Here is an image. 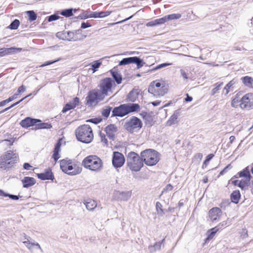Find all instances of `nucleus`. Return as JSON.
<instances>
[{
  "instance_id": "obj_34",
  "label": "nucleus",
  "mask_w": 253,
  "mask_h": 253,
  "mask_svg": "<svg viewBox=\"0 0 253 253\" xmlns=\"http://www.w3.org/2000/svg\"><path fill=\"white\" fill-rule=\"evenodd\" d=\"M112 75L118 84H120L122 81V76L117 71H111Z\"/></svg>"
},
{
  "instance_id": "obj_42",
  "label": "nucleus",
  "mask_w": 253,
  "mask_h": 253,
  "mask_svg": "<svg viewBox=\"0 0 253 253\" xmlns=\"http://www.w3.org/2000/svg\"><path fill=\"white\" fill-rule=\"evenodd\" d=\"M28 96H25V97L23 98L22 99H21L20 100L12 104L11 106H10L9 107H7L5 109H4L3 110H1V111H0V113H3L7 110H8L9 109H10V108L13 107L14 106L17 105V104H18L19 103H20L21 102H22L23 100H24L26 98H27Z\"/></svg>"
},
{
  "instance_id": "obj_37",
  "label": "nucleus",
  "mask_w": 253,
  "mask_h": 253,
  "mask_svg": "<svg viewBox=\"0 0 253 253\" xmlns=\"http://www.w3.org/2000/svg\"><path fill=\"white\" fill-rule=\"evenodd\" d=\"M241 102V98H239L238 96H236L231 102V105L233 107L237 108L240 106V103Z\"/></svg>"
},
{
  "instance_id": "obj_22",
  "label": "nucleus",
  "mask_w": 253,
  "mask_h": 253,
  "mask_svg": "<svg viewBox=\"0 0 253 253\" xmlns=\"http://www.w3.org/2000/svg\"><path fill=\"white\" fill-rule=\"evenodd\" d=\"M84 204L88 211H93L97 205L96 202L91 199H87L84 200Z\"/></svg>"
},
{
  "instance_id": "obj_15",
  "label": "nucleus",
  "mask_w": 253,
  "mask_h": 253,
  "mask_svg": "<svg viewBox=\"0 0 253 253\" xmlns=\"http://www.w3.org/2000/svg\"><path fill=\"white\" fill-rule=\"evenodd\" d=\"M174 18V15H169L164 16V17L155 19L154 20L150 21L146 23V25L147 27H153L155 26L159 25H161L164 24L165 22H167L169 20L173 19Z\"/></svg>"
},
{
  "instance_id": "obj_49",
  "label": "nucleus",
  "mask_w": 253,
  "mask_h": 253,
  "mask_svg": "<svg viewBox=\"0 0 253 253\" xmlns=\"http://www.w3.org/2000/svg\"><path fill=\"white\" fill-rule=\"evenodd\" d=\"M59 16L58 15H56L55 14L51 15L48 17V21L49 22H51L52 21H55L59 18Z\"/></svg>"
},
{
  "instance_id": "obj_38",
  "label": "nucleus",
  "mask_w": 253,
  "mask_h": 253,
  "mask_svg": "<svg viewBox=\"0 0 253 253\" xmlns=\"http://www.w3.org/2000/svg\"><path fill=\"white\" fill-rule=\"evenodd\" d=\"M19 24V21L17 19H15L10 24L9 26V28L12 30H16L18 28Z\"/></svg>"
},
{
  "instance_id": "obj_43",
  "label": "nucleus",
  "mask_w": 253,
  "mask_h": 253,
  "mask_svg": "<svg viewBox=\"0 0 253 253\" xmlns=\"http://www.w3.org/2000/svg\"><path fill=\"white\" fill-rule=\"evenodd\" d=\"M99 137L100 138L101 142L104 145H108V140L106 137V134L103 132H100Z\"/></svg>"
},
{
  "instance_id": "obj_53",
  "label": "nucleus",
  "mask_w": 253,
  "mask_h": 253,
  "mask_svg": "<svg viewBox=\"0 0 253 253\" xmlns=\"http://www.w3.org/2000/svg\"><path fill=\"white\" fill-rule=\"evenodd\" d=\"M110 108L104 110L102 113L103 115L106 117H108L110 113Z\"/></svg>"
},
{
  "instance_id": "obj_44",
  "label": "nucleus",
  "mask_w": 253,
  "mask_h": 253,
  "mask_svg": "<svg viewBox=\"0 0 253 253\" xmlns=\"http://www.w3.org/2000/svg\"><path fill=\"white\" fill-rule=\"evenodd\" d=\"M156 208L158 214L162 215L164 213V211L162 209V205L159 202H157L156 203Z\"/></svg>"
},
{
  "instance_id": "obj_5",
  "label": "nucleus",
  "mask_w": 253,
  "mask_h": 253,
  "mask_svg": "<svg viewBox=\"0 0 253 253\" xmlns=\"http://www.w3.org/2000/svg\"><path fill=\"white\" fill-rule=\"evenodd\" d=\"M18 158L15 150L7 151L0 157V168L4 170L11 168L16 163Z\"/></svg>"
},
{
  "instance_id": "obj_8",
  "label": "nucleus",
  "mask_w": 253,
  "mask_h": 253,
  "mask_svg": "<svg viewBox=\"0 0 253 253\" xmlns=\"http://www.w3.org/2000/svg\"><path fill=\"white\" fill-rule=\"evenodd\" d=\"M140 106L138 104L129 105L124 104L115 107L112 111V115L117 117H124L130 112L138 111Z\"/></svg>"
},
{
  "instance_id": "obj_3",
  "label": "nucleus",
  "mask_w": 253,
  "mask_h": 253,
  "mask_svg": "<svg viewBox=\"0 0 253 253\" xmlns=\"http://www.w3.org/2000/svg\"><path fill=\"white\" fill-rule=\"evenodd\" d=\"M75 134L79 141L84 143H90L94 138L92 129L88 125L79 126L76 130Z\"/></svg>"
},
{
  "instance_id": "obj_46",
  "label": "nucleus",
  "mask_w": 253,
  "mask_h": 253,
  "mask_svg": "<svg viewBox=\"0 0 253 253\" xmlns=\"http://www.w3.org/2000/svg\"><path fill=\"white\" fill-rule=\"evenodd\" d=\"M214 157V155L213 154H210L208 155L206 158L205 160L204 161L203 164V168H204V166L206 167L208 165V163L211 161V160Z\"/></svg>"
},
{
  "instance_id": "obj_55",
  "label": "nucleus",
  "mask_w": 253,
  "mask_h": 253,
  "mask_svg": "<svg viewBox=\"0 0 253 253\" xmlns=\"http://www.w3.org/2000/svg\"><path fill=\"white\" fill-rule=\"evenodd\" d=\"M5 48H0V56H4L7 55L6 52L5 50Z\"/></svg>"
},
{
  "instance_id": "obj_18",
  "label": "nucleus",
  "mask_w": 253,
  "mask_h": 253,
  "mask_svg": "<svg viewBox=\"0 0 253 253\" xmlns=\"http://www.w3.org/2000/svg\"><path fill=\"white\" fill-rule=\"evenodd\" d=\"M38 119H32L30 117H27L20 122V126L24 128H28L30 126L36 127Z\"/></svg>"
},
{
  "instance_id": "obj_4",
  "label": "nucleus",
  "mask_w": 253,
  "mask_h": 253,
  "mask_svg": "<svg viewBox=\"0 0 253 253\" xmlns=\"http://www.w3.org/2000/svg\"><path fill=\"white\" fill-rule=\"evenodd\" d=\"M83 166L91 171L98 172L103 168L102 160L96 155H89L86 157L82 161Z\"/></svg>"
},
{
  "instance_id": "obj_61",
  "label": "nucleus",
  "mask_w": 253,
  "mask_h": 253,
  "mask_svg": "<svg viewBox=\"0 0 253 253\" xmlns=\"http://www.w3.org/2000/svg\"><path fill=\"white\" fill-rule=\"evenodd\" d=\"M193 98L189 96L188 94H186V97L184 98V101L185 102H190L192 100Z\"/></svg>"
},
{
  "instance_id": "obj_13",
  "label": "nucleus",
  "mask_w": 253,
  "mask_h": 253,
  "mask_svg": "<svg viewBox=\"0 0 253 253\" xmlns=\"http://www.w3.org/2000/svg\"><path fill=\"white\" fill-rule=\"evenodd\" d=\"M125 162V158L123 154L119 152H114L112 158V164L116 168L122 167Z\"/></svg>"
},
{
  "instance_id": "obj_33",
  "label": "nucleus",
  "mask_w": 253,
  "mask_h": 253,
  "mask_svg": "<svg viewBox=\"0 0 253 253\" xmlns=\"http://www.w3.org/2000/svg\"><path fill=\"white\" fill-rule=\"evenodd\" d=\"M163 241L164 240H163L161 242L156 243L153 246H149V249L151 252L159 250L161 248L162 244L163 243Z\"/></svg>"
},
{
  "instance_id": "obj_36",
  "label": "nucleus",
  "mask_w": 253,
  "mask_h": 253,
  "mask_svg": "<svg viewBox=\"0 0 253 253\" xmlns=\"http://www.w3.org/2000/svg\"><path fill=\"white\" fill-rule=\"evenodd\" d=\"M236 82L237 80L235 79H233L226 85L224 88V90H226V92L225 93V95H227L229 93L230 88L232 87Z\"/></svg>"
},
{
  "instance_id": "obj_32",
  "label": "nucleus",
  "mask_w": 253,
  "mask_h": 253,
  "mask_svg": "<svg viewBox=\"0 0 253 253\" xmlns=\"http://www.w3.org/2000/svg\"><path fill=\"white\" fill-rule=\"evenodd\" d=\"M5 50L6 52V54L7 55L14 54L17 52H21L22 50V48H17L11 47L10 48H5Z\"/></svg>"
},
{
  "instance_id": "obj_52",
  "label": "nucleus",
  "mask_w": 253,
  "mask_h": 253,
  "mask_svg": "<svg viewBox=\"0 0 253 253\" xmlns=\"http://www.w3.org/2000/svg\"><path fill=\"white\" fill-rule=\"evenodd\" d=\"M171 64H170V63H163V64H160V65H158L157 66H156L154 68V70H157V69H160L161 68L166 67V66L171 65Z\"/></svg>"
},
{
  "instance_id": "obj_60",
  "label": "nucleus",
  "mask_w": 253,
  "mask_h": 253,
  "mask_svg": "<svg viewBox=\"0 0 253 253\" xmlns=\"http://www.w3.org/2000/svg\"><path fill=\"white\" fill-rule=\"evenodd\" d=\"M230 166L231 165L229 164L225 167L224 169L220 172L219 174L223 175L226 171L227 169L230 167Z\"/></svg>"
},
{
  "instance_id": "obj_26",
  "label": "nucleus",
  "mask_w": 253,
  "mask_h": 253,
  "mask_svg": "<svg viewBox=\"0 0 253 253\" xmlns=\"http://www.w3.org/2000/svg\"><path fill=\"white\" fill-rule=\"evenodd\" d=\"M23 243L24 244L28 249L31 251H32L35 247H37L42 250L40 245L38 243H34L30 242L29 240H27L23 241Z\"/></svg>"
},
{
  "instance_id": "obj_12",
  "label": "nucleus",
  "mask_w": 253,
  "mask_h": 253,
  "mask_svg": "<svg viewBox=\"0 0 253 253\" xmlns=\"http://www.w3.org/2000/svg\"><path fill=\"white\" fill-rule=\"evenodd\" d=\"M240 107L247 110L253 109V93H247L241 98Z\"/></svg>"
},
{
  "instance_id": "obj_27",
  "label": "nucleus",
  "mask_w": 253,
  "mask_h": 253,
  "mask_svg": "<svg viewBox=\"0 0 253 253\" xmlns=\"http://www.w3.org/2000/svg\"><path fill=\"white\" fill-rule=\"evenodd\" d=\"M250 178H247L246 179H242L239 181V183L238 184V186L240 187L242 190H244L246 189V187L249 186L250 184Z\"/></svg>"
},
{
  "instance_id": "obj_64",
  "label": "nucleus",
  "mask_w": 253,
  "mask_h": 253,
  "mask_svg": "<svg viewBox=\"0 0 253 253\" xmlns=\"http://www.w3.org/2000/svg\"><path fill=\"white\" fill-rule=\"evenodd\" d=\"M9 101L6 99L4 100L1 101L0 102V107L4 106L6 103H9Z\"/></svg>"
},
{
  "instance_id": "obj_9",
  "label": "nucleus",
  "mask_w": 253,
  "mask_h": 253,
  "mask_svg": "<svg viewBox=\"0 0 253 253\" xmlns=\"http://www.w3.org/2000/svg\"><path fill=\"white\" fill-rule=\"evenodd\" d=\"M104 99L103 95L100 93L98 90L93 89L88 92L85 98V104L88 106H95L99 101L103 100Z\"/></svg>"
},
{
  "instance_id": "obj_6",
  "label": "nucleus",
  "mask_w": 253,
  "mask_h": 253,
  "mask_svg": "<svg viewBox=\"0 0 253 253\" xmlns=\"http://www.w3.org/2000/svg\"><path fill=\"white\" fill-rule=\"evenodd\" d=\"M127 166L133 171H138L144 164L141 156L134 152H130L127 156Z\"/></svg>"
},
{
  "instance_id": "obj_30",
  "label": "nucleus",
  "mask_w": 253,
  "mask_h": 253,
  "mask_svg": "<svg viewBox=\"0 0 253 253\" xmlns=\"http://www.w3.org/2000/svg\"><path fill=\"white\" fill-rule=\"evenodd\" d=\"M219 230V228H218V227H215L214 228H212L211 230H209L207 232V233L208 234V236L206 239V241L208 240H210L215 235V233Z\"/></svg>"
},
{
  "instance_id": "obj_47",
  "label": "nucleus",
  "mask_w": 253,
  "mask_h": 253,
  "mask_svg": "<svg viewBox=\"0 0 253 253\" xmlns=\"http://www.w3.org/2000/svg\"><path fill=\"white\" fill-rule=\"evenodd\" d=\"M86 18H98V11H95V12H90L86 16Z\"/></svg>"
},
{
  "instance_id": "obj_11",
  "label": "nucleus",
  "mask_w": 253,
  "mask_h": 253,
  "mask_svg": "<svg viewBox=\"0 0 253 253\" xmlns=\"http://www.w3.org/2000/svg\"><path fill=\"white\" fill-rule=\"evenodd\" d=\"M114 84L115 85V83L110 78H106L101 80L99 86L100 90L99 92L104 98L109 95V92H111Z\"/></svg>"
},
{
  "instance_id": "obj_20",
  "label": "nucleus",
  "mask_w": 253,
  "mask_h": 253,
  "mask_svg": "<svg viewBox=\"0 0 253 253\" xmlns=\"http://www.w3.org/2000/svg\"><path fill=\"white\" fill-rule=\"evenodd\" d=\"M117 128L114 125H109L107 126L105 129L106 135L110 139L113 140L115 138Z\"/></svg>"
},
{
  "instance_id": "obj_59",
  "label": "nucleus",
  "mask_w": 253,
  "mask_h": 253,
  "mask_svg": "<svg viewBox=\"0 0 253 253\" xmlns=\"http://www.w3.org/2000/svg\"><path fill=\"white\" fill-rule=\"evenodd\" d=\"M90 25L88 23L83 22L81 24V28L83 29H85L88 27H89Z\"/></svg>"
},
{
  "instance_id": "obj_16",
  "label": "nucleus",
  "mask_w": 253,
  "mask_h": 253,
  "mask_svg": "<svg viewBox=\"0 0 253 253\" xmlns=\"http://www.w3.org/2000/svg\"><path fill=\"white\" fill-rule=\"evenodd\" d=\"M221 213V210L217 207L213 208L209 211V216L211 220L213 222L219 219Z\"/></svg>"
},
{
  "instance_id": "obj_48",
  "label": "nucleus",
  "mask_w": 253,
  "mask_h": 253,
  "mask_svg": "<svg viewBox=\"0 0 253 253\" xmlns=\"http://www.w3.org/2000/svg\"><path fill=\"white\" fill-rule=\"evenodd\" d=\"M111 12L109 11L98 12V18H103L109 16Z\"/></svg>"
},
{
  "instance_id": "obj_62",
  "label": "nucleus",
  "mask_w": 253,
  "mask_h": 253,
  "mask_svg": "<svg viewBox=\"0 0 253 253\" xmlns=\"http://www.w3.org/2000/svg\"><path fill=\"white\" fill-rule=\"evenodd\" d=\"M7 197H8L10 198H11V199L14 200H17L19 199V197L16 195H10V194H8Z\"/></svg>"
},
{
  "instance_id": "obj_35",
  "label": "nucleus",
  "mask_w": 253,
  "mask_h": 253,
  "mask_svg": "<svg viewBox=\"0 0 253 253\" xmlns=\"http://www.w3.org/2000/svg\"><path fill=\"white\" fill-rule=\"evenodd\" d=\"M223 84V82L216 83L214 85L215 86L214 88H213L211 90V95H214L216 93H217L218 91L221 89Z\"/></svg>"
},
{
  "instance_id": "obj_19",
  "label": "nucleus",
  "mask_w": 253,
  "mask_h": 253,
  "mask_svg": "<svg viewBox=\"0 0 253 253\" xmlns=\"http://www.w3.org/2000/svg\"><path fill=\"white\" fill-rule=\"evenodd\" d=\"M62 139H59L55 145L54 149L53 151L52 158L54 160V164H55L57 160L60 158L59 152L60 151V147L61 146Z\"/></svg>"
},
{
  "instance_id": "obj_51",
  "label": "nucleus",
  "mask_w": 253,
  "mask_h": 253,
  "mask_svg": "<svg viewBox=\"0 0 253 253\" xmlns=\"http://www.w3.org/2000/svg\"><path fill=\"white\" fill-rule=\"evenodd\" d=\"M228 225H227V222L226 221H223L222 222H221V223H220L217 226H216V227H218V228L220 229L223 228V227H226V226H227Z\"/></svg>"
},
{
  "instance_id": "obj_7",
  "label": "nucleus",
  "mask_w": 253,
  "mask_h": 253,
  "mask_svg": "<svg viewBox=\"0 0 253 253\" xmlns=\"http://www.w3.org/2000/svg\"><path fill=\"white\" fill-rule=\"evenodd\" d=\"M143 162L148 166H153L156 165L160 160L159 153L153 149H148L140 153Z\"/></svg>"
},
{
  "instance_id": "obj_45",
  "label": "nucleus",
  "mask_w": 253,
  "mask_h": 253,
  "mask_svg": "<svg viewBox=\"0 0 253 253\" xmlns=\"http://www.w3.org/2000/svg\"><path fill=\"white\" fill-rule=\"evenodd\" d=\"M68 40L70 41H76L78 38L75 36V33L74 32H68Z\"/></svg>"
},
{
  "instance_id": "obj_10",
  "label": "nucleus",
  "mask_w": 253,
  "mask_h": 253,
  "mask_svg": "<svg viewBox=\"0 0 253 253\" xmlns=\"http://www.w3.org/2000/svg\"><path fill=\"white\" fill-rule=\"evenodd\" d=\"M142 126V123L141 121L136 117H132L125 125L126 129L130 133L139 131Z\"/></svg>"
},
{
  "instance_id": "obj_2",
  "label": "nucleus",
  "mask_w": 253,
  "mask_h": 253,
  "mask_svg": "<svg viewBox=\"0 0 253 253\" xmlns=\"http://www.w3.org/2000/svg\"><path fill=\"white\" fill-rule=\"evenodd\" d=\"M169 84L162 79L153 81L148 87L149 93L156 97L164 95L168 91Z\"/></svg>"
},
{
  "instance_id": "obj_40",
  "label": "nucleus",
  "mask_w": 253,
  "mask_h": 253,
  "mask_svg": "<svg viewBox=\"0 0 253 253\" xmlns=\"http://www.w3.org/2000/svg\"><path fill=\"white\" fill-rule=\"evenodd\" d=\"M61 14L65 17H70L73 15V11L72 9H65L61 12Z\"/></svg>"
},
{
  "instance_id": "obj_1",
  "label": "nucleus",
  "mask_w": 253,
  "mask_h": 253,
  "mask_svg": "<svg viewBox=\"0 0 253 253\" xmlns=\"http://www.w3.org/2000/svg\"><path fill=\"white\" fill-rule=\"evenodd\" d=\"M59 163L62 171L69 175H75L82 171V168L76 160L66 158L60 160Z\"/></svg>"
},
{
  "instance_id": "obj_39",
  "label": "nucleus",
  "mask_w": 253,
  "mask_h": 253,
  "mask_svg": "<svg viewBox=\"0 0 253 253\" xmlns=\"http://www.w3.org/2000/svg\"><path fill=\"white\" fill-rule=\"evenodd\" d=\"M75 108V106H73L71 102L66 104L63 107L62 112L63 113H66L68 111H69L72 109Z\"/></svg>"
},
{
  "instance_id": "obj_14",
  "label": "nucleus",
  "mask_w": 253,
  "mask_h": 253,
  "mask_svg": "<svg viewBox=\"0 0 253 253\" xmlns=\"http://www.w3.org/2000/svg\"><path fill=\"white\" fill-rule=\"evenodd\" d=\"M131 63H135L138 69L142 67L143 65L142 61L138 57H130L123 59L120 62V66L125 65Z\"/></svg>"
},
{
  "instance_id": "obj_31",
  "label": "nucleus",
  "mask_w": 253,
  "mask_h": 253,
  "mask_svg": "<svg viewBox=\"0 0 253 253\" xmlns=\"http://www.w3.org/2000/svg\"><path fill=\"white\" fill-rule=\"evenodd\" d=\"M241 80L243 84L247 86L250 87L253 84V79L249 76H245L242 78Z\"/></svg>"
},
{
  "instance_id": "obj_29",
  "label": "nucleus",
  "mask_w": 253,
  "mask_h": 253,
  "mask_svg": "<svg viewBox=\"0 0 253 253\" xmlns=\"http://www.w3.org/2000/svg\"><path fill=\"white\" fill-rule=\"evenodd\" d=\"M102 63L99 62L98 60L94 61L91 64H90V68L88 69V72L91 71L92 73L95 72L97 69L100 67Z\"/></svg>"
},
{
  "instance_id": "obj_17",
  "label": "nucleus",
  "mask_w": 253,
  "mask_h": 253,
  "mask_svg": "<svg viewBox=\"0 0 253 253\" xmlns=\"http://www.w3.org/2000/svg\"><path fill=\"white\" fill-rule=\"evenodd\" d=\"M37 177L42 180H51L54 179V175L50 169H46L44 172L37 174Z\"/></svg>"
},
{
  "instance_id": "obj_21",
  "label": "nucleus",
  "mask_w": 253,
  "mask_h": 253,
  "mask_svg": "<svg viewBox=\"0 0 253 253\" xmlns=\"http://www.w3.org/2000/svg\"><path fill=\"white\" fill-rule=\"evenodd\" d=\"M22 182L24 188H28L34 185L36 181L33 177L26 176L22 180Z\"/></svg>"
},
{
  "instance_id": "obj_56",
  "label": "nucleus",
  "mask_w": 253,
  "mask_h": 253,
  "mask_svg": "<svg viewBox=\"0 0 253 253\" xmlns=\"http://www.w3.org/2000/svg\"><path fill=\"white\" fill-rule=\"evenodd\" d=\"M18 95V93H15L14 95L10 96L8 98H7L8 101H9V102L13 101V100L17 98Z\"/></svg>"
},
{
  "instance_id": "obj_25",
  "label": "nucleus",
  "mask_w": 253,
  "mask_h": 253,
  "mask_svg": "<svg viewBox=\"0 0 253 253\" xmlns=\"http://www.w3.org/2000/svg\"><path fill=\"white\" fill-rule=\"evenodd\" d=\"M238 174L240 177H244V179L249 178L251 179L252 177L249 167H247L243 170L239 172Z\"/></svg>"
},
{
  "instance_id": "obj_28",
  "label": "nucleus",
  "mask_w": 253,
  "mask_h": 253,
  "mask_svg": "<svg viewBox=\"0 0 253 253\" xmlns=\"http://www.w3.org/2000/svg\"><path fill=\"white\" fill-rule=\"evenodd\" d=\"M141 116L145 121L146 124H151L153 122V118L151 114L147 112H143L141 114Z\"/></svg>"
},
{
  "instance_id": "obj_24",
  "label": "nucleus",
  "mask_w": 253,
  "mask_h": 253,
  "mask_svg": "<svg viewBox=\"0 0 253 253\" xmlns=\"http://www.w3.org/2000/svg\"><path fill=\"white\" fill-rule=\"evenodd\" d=\"M52 125L49 123H42L40 120L38 119L37 123H36L35 128L36 129L43 128H51Z\"/></svg>"
},
{
  "instance_id": "obj_23",
  "label": "nucleus",
  "mask_w": 253,
  "mask_h": 253,
  "mask_svg": "<svg viewBox=\"0 0 253 253\" xmlns=\"http://www.w3.org/2000/svg\"><path fill=\"white\" fill-rule=\"evenodd\" d=\"M241 198V194L239 190L234 191L230 195V198L232 202L235 204H238Z\"/></svg>"
},
{
  "instance_id": "obj_50",
  "label": "nucleus",
  "mask_w": 253,
  "mask_h": 253,
  "mask_svg": "<svg viewBox=\"0 0 253 253\" xmlns=\"http://www.w3.org/2000/svg\"><path fill=\"white\" fill-rule=\"evenodd\" d=\"M79 103H80V99H79V98H78V97H76L74 98L73 99V102H71V103L72 104V105H73V106H75V108L77 105H79Z\"/></svg>"
},
{
  "instance_id": "obj_58",
  "label": "nucleus",
  "mask_w": 253,
  "mask_h": 253,
  "mask_svg": "<svg viewBox=\"0 0 253 253\" xmlns=\"http://www.w3.org/2000/svg\"><path fill=\"white\" fill-rule=\"evenodd\" d=\"M32 166L29 163H24L23 165V168L24 169L27 170H30L32 168Z\"/></svg>"
},
{
  "instance_id": "obj_41",
  "label": "nucleus",
  "mask_w": 253,
  "mask_h": 253,
  "mask_svg": "<svg viewBox=\"0 0 253 253\" xmlns=\"http://www.w3.org/2000/svg\"><path fill=\"white\" fill-rule=\"evenodd\" d=\"M27 13L28 14L29 20L30 21H33L36 20L37 16L34 11H27Z\"/></svg>"
},
{
  "instance_id": "obj_57",
  "label": "nucleus",
  "mask_w": 253,
  "mask_h": 253,
  "mask_svg": "<svg viewBox=\"0 0 253 253\" xmlns=\"http://www.w3.org/2000/svg\"><path fill=\"white\" fill-rule=\"evenodd\" d=\"M59 60H54V61H47L46 62H45L44 63H43L42 65L41 66V67H44V66H47V65H50V64H52L54 63H55V62L56 61H58Z\"/></svg>"
},
{
  "instance_id": "obj_54",
  "label": "nucleus",
  "mask_w": 253,
  "mask_h": 253,
  "mask_svg": "<svg viewBox=\"0 0 253 253\" xmlns=\"http://www.w3.org/2000/svg\"><path fill=\"white\" fill-rule=\"evenodd\" d=\"M25 90H26L25 87L23 85L20 86L18 88V90H17L18 94H19L20 93L24 92L25 91Z\"/></svg>"
},
{
  "instance_id": "obj_63",
  "label": "nucleus",
  "mask_w": 253,
  "mask_h": 253,
  "mask_svg": "<svg viewBox=\"0 0 253 253\" xmlns=\"http://www.w3.org/2000/svg\"><path fill=\"white\" fill-rule=\"evenodd\" d=\"M180 72L181 75L183 77V78L184 79H187V75H186L185 72L183 70L181 69L180 70Z\"/></svg>"
}]
</instances>
